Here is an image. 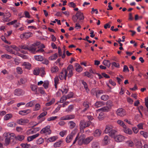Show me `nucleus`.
<instances>
[{
	"label": "nucleus",
	"mask_w": 148,
	"mask_h": 148,
	"mask_svg": "<svg viewBox=\"0 0 148 148\" xmlns=\"http://www.w3.org/2000/svg\"><path fill=\"white\" fill-rule=\"evenodd\" d=\"M5 139L4 145H9L10 142V140L13 139L15 137V134L10 132H5L3 134Z\"/></svg>",
	"instance_id": "1"
},
{
	"label": "nucleus",
	"mask_w": 148,
	"mask_h": 148,
	"mask_svg": "<svg viewBox=\"0 0 148 148\" xmlns=\"http://www.w3.org/2000/svg\"><path fill=\"white\" fill-rule=\"evenodd\" d=\"M91 124V122L90 121L86 122L84 120L81 121L80 122L79 126L81 132H83L84 129L88 127Z\"/></svg>",
	"instance_id": "2"
},
{
	"label": "nucleus",
	"mask_w": 148,
	"mask_h": 148,
	"mask_svg": "<svg viewBox=\"0 0 148 148\" xmlns=\"http://www.w3.org/2000/svg\"><path fill=\"white\" fill-rule=\"evenodd\" d=\"M108 109V108L107 107H104L100 109H98L96 111V115H98V118L99 120H101L102 119L103 117V113L102 111H106Z\"/></svg>",
	"instance_id": "3"
},
{
	"label": "nucleus",
	"mask_w": 148,
	"mask_h": 148,
	"mask_svg": "<svg viewBox=\"0 0 148 148\" xmlns=\"http://www.w3.org/2000/svg\"><path fill=\"white\" fill-rule=\"evenodd\" d=\"M50 126L47 125L43 128L40 131L41 134H50L51 133V131L50 129Z\"/></svg>",
	"instance_id": "4"
},
{
	"label": "nucleus",
	"mask_w": 148,
	"mask_h": 148,
	"mask_svg": "<svg viewBox=\"0 0 148 148\" xmlns=\"http://www.w3.org/2000/svg\"><path fill=\"white\" fill-rule=\"evenodd\" d=\"M74 70L73 66L70 64L67 67L66 71H67V76L69 78L71 77L73 75V71Z\"/></svg>",
	"instance_id": "5"
},
{
	"label": "nucleus",
	"mask_w": 148,
	"mask_h": 148,
	"mask_svg": "<svg viewBox=\"0 0 148 148\" xmlns=\"http://www.w3.org/2000/svg\"><path fill=\"white\" fill-rule=\"evenodd\" d=\"M77 130H74L70 134L68 135L66 138V142L68 143H70L72 140L73 135L76 133L77 132Z\"/></svg>",
	"instance_id": "6"
},
{
	"label": "nucleus",
	"mask_w": 148,
	"mask_h": 148,
	"mask_svg": "<svg viewBox=\"0 0 148 148\" xmlns=\"http://www.w3.org/2000/svg\"><path fill=\"white\" fill-rule=\"evenodd\" d=\"M67 76V71L66 69H63L59 74L60 79L62 80L64 79H66V77Z\"/></svg>",
	"instance_id": "7"
},
{
	"label": "nucleus",
	"mask_w": 148,
	"mask_h": 148,
	"mask_svg": "<svg viewBox=\"0 0 148 148\" xmlns=\"http://www.w3.org/2000/svg\"><path fill=\"white\" fill-rule=\"evenodd\" d=\"M32 35V33L30 32L24 33L20 35V37L21 39H28Z\"/></svg>",
	"instance_id": "8"
},
{
	"label": "nucleus",
	"mask_w": 148,
	"mask_h": 148,
	"mask_svg": "<svg viewBox=\"0 0 148 148\" xmlns=\"http://www.w3.org/2000/svg\"><path fill=\"white\" fill-rule=\"evenodd\" d=\"M38 45L37 43H34L32 44L30 47L28 48V50L33 54H36V46Z\"/></svg>",
	"instance_id": "9"
},
{
	"label": "nucleus",
	"mask_w": 148,
	"mask_h": 148,
	"mask_svg": "<svg viewBox=\"0 0 148 148\" xmlns=\"http://www.w3.org/2000/svg\"><path fill=\"white\" fill-rule=\"evenodd\" d=\"M2 20L4 22H8L10 21V17L11 16V14L9 12L6 13L4 15Z\"/></svg>",
	"instance_id": "10"
},
{
	"label": "nucleus",
	"mask_w": 148,
	"mask_h": 148,
	"mask_svg": "<svg viewBox=\"0 0 148 148\" xmlns=\"http://www.w3.org/2000/svg\"><path fill=\"white\" fill-rule=\"evenodd\" d=\"M115 140L117 142H120L123 141L124 139V137L121 135H117L114 136V138Z\"/></svg>",
	"instance_id": "11"
},
{
	"label": "nucleus",
	"mask_w": 148,
	"mask_h": 148,
	"mask_svg": "<svg viewBox=\"0 0 148 148\" xmlns=\"http://www.w3.org/2000/svg\"><path fill=\"white\" fill-rule=\"evenodd\" d=\"M116 113L118 116L121 117H123L126 115L125 110L122 108L118 109L116 111Z\"/></svg>",
	"instance_id": "12"
},
{
	"label": "nucleus",
	"mask_w": 148,
	"mask_h": 148,
	"mask_svg": "<svg viewBox=\"0 0 148 148\" xmlns=\"http://www.w3.org/2000/svg\"><path fill=\"white\" fill-rule=\"evenodd\" d=\"M29 120L25 119H21L17 120V123L18 124L24 125L28 123Z\"/></svg>",
	"instance_id": "13"
},
{
	"label": "nucleus",
	"mask_w": 148,
	"mask_h": 148,
	"mask_svg": "<svg viewBox=\"0 0 148 148\" xmlns=\"http://www.w3.org/2000/svg\"><path fill=\"white\" fill-rule=\"evenodd\" d=\"M75 116L73 115H68L61 117L60 120H66L72 119L75 118Z\"/></svg>",
	"instance_id": "14"
},
{
	"label": "nucleus",
	"mask_w": 148,
	"mask_h": 148,
	"mask_svg": "<svg viewBox=\"0 0 148 148\" xmlns=\"http://www.w3.org/2000/svg\"><path fill=\"white\" fill-rule=\"evenodd\" d=\"M14 93L15 95L19 96L23 95L24 93V92L21 89H18L14 90Z\"/></svg>",
	"instance_id": "15"
},
{
	"label": "nucleus",
	"mask_w": 148,
	"mask_h": 148,
	"mask_svg": "<svg viewBox=\"0 0 148 148\" xmlns=\"http://www.w3.org/2000/svg\"><path fill=\"white\" fill-rule=\"evenodd\" d=\"M75 70L77 72L80 73L83 70V69L82 67L78 63H75Z\"/></svg>",
	"instance_id": "16"
},
{
	"label": "nucleus",
	"mask_w": 148,
	"mask_h": 148,
	"mask_svg": "<svg viewBox=\"0 0 148 148\" xmlns=\"http://www.w3.org/2000/svg\"><path fill=\"white\" fill-rule=\"evenodd\" d=\"M11 47L14 50L16 51V52H17L18 53V51H20L23 53H27L26 51H23L21 49L19 46L18 47H17L15 45H11Z\"/></svg>",
	"instance_id": "17"
},
{
	"label": "nucleus",
	"mask_w": 148,
	"mask_h": 148,
	"mask_svg": "<svg viewBox=\"0 0 148 148\" xmlns=\"http://www.w3.org/2000/svg\"><path fill=\"white\" fill-rule=\"evenodd\" d=\"M60 90L63 94H66L69 91V88L67 86L65 85L62 87Z\"/></svg>",
	"instance_id": "18"
},
{
	"label": "nucleus",
	"mask_w": 148,
	"mask_h": 148,
	"mask_svg": "<svg viewBox=\"0 0 148 148\" xmlns=\"http://www.w3.org/2000/svg\"><path fill=\"white\" fill-rule=\"evenodd\" d=\"M6 50L10 52V53L14 54L15 55H18V53L17 52H14V51H13L12 49V47H11V46H6L5 47Z\"/></svg>",
	"instance_id": "19"
},
{
	"label": "nucleus",
	"mask_w": 148,
	"mask_h": 148,
	"mask_svg": "<svg viewBox=\"0 0 148 148\" xmlns=\"http://www.w3.org/2000/svg\"><path fill=\"white\" fill-rule=\"evenodd\" d=\"M85 137V136L84 134L80 136L78 140V143L79 145H81L84 143V139Z\"/></svg>",
	"instance_id": "20"
},
{
	"label": "nucleus",
	"mask_w": 148,
	"mask_h": 148,
	"mask_svg": "<svg viewBox=\"0 0 148 148\" xmlns=\"http://www.w3.org/2000/svg\"><path fill=\"white\" fill-rule=\"evenodd\" d=\"M113 128V127L111 125H107L106 127V128L104 130V132L106 134L109 133V132L111 131Z\"/></svg>",
	"instance_id": "21"
},
{
	"label": "nucleus",
	"mask_w": 148,
	"mask_h": 148,
	"mask_svg": "<svg viewBox=\"0 0 148 148\" xmlns=\"http://www.w3.org/2000/svg\"><path fill=\"white\" fill-rule=\"evenodd\" d=\"M76 16L77 18L80 20H83L84 19V17L83 14L81 12H78L76 14Z\"/></svg>",
	"instance_id": "22"
},
{
	"label": "nucleus",
	"mask_w": 148,
	"mask_h": 148,
	"mask_svg": "<svg viewBox=\"0 0 148 148\" xmlns=\"http://www.w3.org/2000/svg\"><path fill=\"white\" fill-rule=\"evenodd\" d=\"M102 133V131L100 130L97 129L93 133V135L95 137H99Z\"/></svg>",
	"instance_id": "23"
},
{
	"label": "nucleus",
	"mask_w": 148,
	"mask_h": 148,
	"mask_svg": "<svg viewBox=\"0 0 148 148\" xmlns=\"http://www.w3.org/2000/svg\"><path fill=\"white\" fill-rule=\"evenodd\" d=\"M21 66H24L25 69H30L31 66V65L28 62H24L22 63Z\"/></svg>",
	"instance_id": "24"
},
{
	"label": "nucleus",
	"mask_w": 148,
	"mask_h": 148,
	"mask_svg": "<svg viewBox=\"0 0 148 148\" xmlns=\"http://www.w3.org/2000/svg\"><path fill=\"white\" fill-rule=\"evenodd\" d=\"M39 135V134L37 133L32 136H28L27 138V140L29 142L31 141L32 140L38 137Z\"/></svg>",
	"instance_id": "25"
},
{
	"label": "nucleus",
	"mask_w": 148,
	"mask_h": 148,
	"mask_svg": "<svg viewBox=\"0 0 148 148\" xmlns=\"http://www.w3.org/2000/svg\"><path fill=\"white\" fill-rule=\"evenodd\" d=\"M31 112V111L29 109L25 110H21L19 112V114H20L22 115H24L26 114H27Z\"/></svg>",
	"instance_id": "26"
},
{
	"label": "nucleus",
	"mask_w": 148,
	"mask_h": 148,
	"mask_svg": "<svg viewBox=\"0 0 148 148\" xmlns=\"http://www.w3.org/2000/svg\"><path fill=\"white\" fill-rule=\"evenodd\" d=\"M93 136H91L89 137L84 140V144H88L93 139Z\"/></svg>",
	"instance_id": "27"
},
{
	"label": "nucleus",
	"mask_w": 148,
	"mask_h": 148,
	"mask_svg": "<svg viewBox=\"0 0 148 148\" xmlns=\"http://www.w3.org/2000/svg\"><path fill=\"white\" fill-rule=\"evenodd\" d=\"M123 131L126 134H131L132 133V130L127 127L126 126L125 127L123 128Z\"/></svg>",
	"instance_id": "28"
},
{
	"label": "nucleus",
	"mask_w": 148,
	"mask_h": 148,
	"mask_svg": "<svg viewBox=\"0 0 148 148\" xmlns=\"http://www.w3.org/2000/svg\"><path fill=\"white\" fill-rule=\"evenodd\" d=\"M110 142V139L108 136H106L104 137L103 140V144L104 145L108 144Z\"/></svg>",
	"instance_id": "29"
},
{
	"label": "nucleus",
	"mask_w": 148,
	"mask_h": 148,
	"mask_svg": "<svg viewBox=\"0 0 148 148\" xmlns=\"http://www.w3.org/2000/svg\"><path fill=\"white\" fill-rule=\"evenodd\" d=\"M63 142L62 140H60L57 142H56L54 144L53 146L54 147H60Z\"/></svg>",
	"instance_id": "30"
},
{
	"label": "nucleus",
	"mask_w": 148,
	"mask_h": 148,
	"mask_svg": "<svg viewBox=\"0 0 148 148\" xmlns=\"http://www.w3.org/2000/svg\"><path fill=\"white\" fill-rule=\"evenodd\" d=\"M25 136L23 135H18L16 136H15L14 138L16 140L20 141H21L24 139Z\"/></svg>",
	"instance_id": "31"
},
{
	"label": "nucleus",
	"mask_w": 148,
	"mask_h": 148,
	"mask_svg": "<svg viewBox=\"0 0 148 148\" xmlns=\"http://www.w3.org/2000/svg\"><path fill=\"white\" fill-rule=\"evenodd\" d=\"M58 138L57 136H53L49 138L47 140L49 142H52L56 141Z\"/></svg>",
	"instance_id": "32"
},
{
	"label": "nucleus",
	"mask_w": 148,
	"mask_h": 148,
	"mask_svg": "<svg viewBox=\"0 0 148 148\" xmlns=\"http://www.w3.org/2000/svg\"><path fill=\"white\" fill-rule=\"evenodd\" d=\"M103 64L107 66L108 67H109L110 65V63L109 60H104L102 62Z\"/></svg>",
	"instance_id": "33"
},
{
	"label": "nucleus",
	"mask_w": 148,
	"mask_h": 148,
	"mask_svg": "<svg viewBox=\"0 0 148 148\" xmlns=\"http://www.w3.org/2000/svg\"><path fill=\"white\" fill-rule=\"evenodd\" d=\"M47 111H45L41 113L37 117V119L38 120L40 119L41 118L47 115Z\"/></svg>",
	"instance_id": "34"
},
{
	"label": "nucleus",
	"mask_w": 148,
	"mask_h": 148,
	"mask_svg": "<svg viewBox=\"0 0 148 148\" xmlns=\"http://www.w3.org/2000/svg\"><path fill=\"white\" fill-rule=\"evenodd\" d=\"M34 58L37 61H41L43 60L42 56L40 55L35 56Z\"/></svg>",
	"instance_id": "35"
},
{
	"label": "nucleus",
	"mask_w": 148,
	"mask_h": 148,
	"mask_svg": "<svg viewBox=\"0 0 148 148\" xmlns=\"http://www.w3.org/2000/svg\"><path fill=\"white\" fill-rule=\"evenodd\" d=\"M83 106L84 107V109L83 110V111L84 112L89 108V103L87 101L83 103Z\"/></svg>",
	"instance_id": "36"
},
{
	"label": "nucleus",
	"mask_w": 148,
	"mask_h": 148,
	"mask_svg": "<svg viewBox=\"0 0 148 148\" xmlns=\"http://www.w3.org/2000/svg\"><path fill=\"white\" fill-rule=\"evenodd\" d=\"M19 47L21 49H22L23 51H24L23 49L25 50H28V43H27V45H23L19 46Z\"/></svg>",
	"instance_id": "37"
},
{
	"label": "nucleus",
	"mask_w": 148,
	"mask_h": 148,
	"mask_svg": "<svg viewBox=\"0 0 148 148\" xmlns=\"http://www.w3.org/2000/svg\"><path fill=\"white\" fill-rule=\"evenodd\" d=\"M12 117V115L11 114H7L4 116V120L5 121L8 120L11 118Z\"/></svg>",
	"instance_id": "38"
},
{
	"label": "nucleus",
	"mask_w": 148,
	"mask_h": 148,
	"mask_svg": "<svg viewBox=\"0 0 148 148\" xmlns=\"http://www.w3.org/2000/svg\"><path fill=\"white\" fill-rule=\"evenodd\" d=\"M31 88L32 89V91H33L35 94H38V93L37 92V87L35 85H32L30 86Z\"/></svg>",
	"instance_id": "39"
},
{
	"label": "nucleus",
	"mask_w": 148,
	"mask_h": 148,
	"mask_svg": "<svg viewBox=\"0 0 148 148\" xmlns=\"http://www.w3.org/2000/svg\"><path fill=\"white\" fill-rule=\"evenodd\" d=\"M59 69L58 67L54 66L51 67V70L52 73H56L57 72L58 70Z\"/></svg>",
	"instance_id": "40"
},
{
	"label": "nucleus",
	"mask_w": 148,
	"mask_h": 148,
	"mask_svg": "<svg viewBox=\"0 0 148 148\" xmlns=\"http://www.w3.org/2000/svg\"><path fill=\"white\" fill-rule=\"evenodd\" d=\"M103 105V103L100 101L97 102L95 104V107L98 108L102 106Z\"/></svg>",
	"instance_id": "41"
},
{
	"label": "nucleus",
	"mask_w": 148,
	"mask_h": 148,
	"mask_svg": "<svg viewBox=\"0 0 148 148\" xmlns=\"http://www.w3.org/2000/svg\"><path fill=\"white\" fill-rule=\"evenodd\" d=\"M58 57V54L55 53V54L51 56L49 58V59L51 60H56Z\"/></svg>",
	"instance_id": "42"
},
{
	"label": "nucleus",
	"mask_w": 148,
	"mask_h": 148,
	"mask_svg": "<svg viewBox=\"0 0 148 148\" xmlns=\"http://www.w3.org/2000/svg\"><path fill=\"white\" fill-rule=\"evenodd\" d=\"M16 72L18 74H21L23 73V70L20 67L18 66L16 68Z\"/></svg>",
	"instance_id": "43"
},
{
	"label": "nucleus",
	"mask_w": 148,
	"mask_h": 148,
	"mask_svg": "<svg viewBox=\"0 0 148 148\" xmlns=\"http://www.w3.org/2000/svg\"><path fill=\"white\" fill-rule=\"evenodd\" d=\"M117 123L119 125L122 127L123 128L125 127L126 126L123 123V121L121 120H119L117 121Z\"/></svg>",
	"instance_id": "44"
},
{
	"label": "nucleus",
	"mask_w": 148,
	"mask_h": 148,
	"mask_svg": "<svg viewBox=\"0 0 148 148\" xmlns=\"http://www.w3.org/2000/svg\"><path fill=\"white\" fill-rule=\"evenodd\" d=\"M117 131L115 130L112 129L110 132H109V135L110 136L112 137L113 138L115 136L114 134Z\"/></svg>",
	"instance_id": "45"
},
{
	"label": "nucleus",
	"mask_w": 148,
	"mask_h": 148,
	"mask_svg": "<svg viewBox=\"0 0 148 148\" xmlns=\"http://www.w3.org/2000/svg\"><path fill=\"white\" fill-rule=\"evenodd\" d=\"M104 91L102 90H99L96 91V95L97 97H99L100 95L103 93Z\"/></svg>",
	"instance_id": "46"
},
{
	"label": "nucleus",
	"mask_w": 148,
	"mask_h": 148,
	"mask_svg": "<svg viewBox=\"0 0 148 148\" xmlns=\"http://www.w3.org/2000/svg\"><path fill=\"white\" fill-rule=\"evenodd\" d=\"M49 85V82L48 81H46L44 82L43 86L45 89H47L48 88Z\"/></svg>",
	"instance_id": "47"
},
{
	"label": "nucleus",
	"mask_w": 148,
	"mask_h": 148,
	"mask_svg": "<svg viewBox=\"0 0 148 148\" xmlns=\"http://www.w3.org/2000/svg\"><path fill=\"white\" fill-rule=\"evenodd\" d=\"M92 148H99V144L97 142H94L92 144Z\"/></svg>",
	"instance_id": "48"
},
{
	"label": "nucleus",
	"mask_w": 148,
	"mask_h": 148,
	"mask_svg": "<svg viewBox=\"0 0 148 148\" xmlns=\"http://www.w3.org/2000/svg\"><path fill=\"white\" fill-rule=\"evenodd\" d=\"M40 71V69L38 68H35L33 71V74L35 75H38L39 74Z\"/></svg>",
	"instance_id": "49"
},
{
	"label": "nucleus",
	"mask_w": 148,
	"mask_h": 148,
	"mask_svg": "<svg viewBox=\"0 0 148 148\" xmlns=\"http://www.w3.org/2000/svg\"><path fill=\"white\" fill-rule=\"evenodd\" d=\"M69 124L70 126V127L71 129L73 128L75 126L76 124L73 121H70Z\"/></svg>",
	"instance_id": "50"
},
{
	"label": "nucleus",
	"mask_w": 148,
	"mask_h": 148,
	"mask_svg": "<svg viewBox=\"0 0 148 148\" xmlns=\"http://www.w3.org/2000/svg\"><path fill=\"white\" fill-rule=\"evenodd\" d=\"M67 130H63L60 132V135L62 137L67 134Z\"/></svg>",
	"instance_id": "51"
},
{
	"label": "nucleus",
	"mask_w": 148,
	"mask_h": 148,
	"mask_svg": "<svg viewBox=\"0 0 148 148\" xmlns=\"http://www.w3.org/2000/svg\"><path fill=\"white\" fill-rule=\"evenodd\" d=\"M16 124L13 122H10L7 124V126L10 127H13L15 126Z\"/></svg>",
	"instance_id": "52"
},
{
	"label": "nucleus",
	"mask_w": 148,
	"mask_h": 148,
	"mask_svg": "<svg viewBox=\"0 0 148 148\" xmlns=\"http://www.w3.org/2000/svg\"><path fill=\"white\" fill-rule=\"evenodd\" d=\"M40 105L39 103L36 104L34 108V111H38L40 110Z\"/></svg>",
	"instance_id": "53"
},
{
	"label": "nucleus",
	"mask_w": 148,
	"mask_h": 148,
	"mask_svg": "<svg viewBox=\"0 0 148 148\" xmlns=\"http://www.w3.org/2000/svg\"><path fill=\"white\" fill-rule=\"evenodd\" d=\"M34 101H31L27 103L26 104V106L27 107H32L34 105Z\"/></svg>",
	"instance_id": "54"
},
{
	"label": "nucleus",
	"mask_w": 148,
	"mask_h": 148,
	"mask_svg": "<svg viewBox=\"0 0 148 148\" xmlns=\"http://www.w3.org/2000/svg\"><path fill=\"white\" fill-rule=\"evenodd\" d=\"M140 134L141 135H142L144 137L146 138L148 137V133L141 131L140 132Z\"/></svg>",
	"instance_id": "55"
},
{
	"label": "nucleus",
	"mask_w": 148,
	"mask_h": 148,
	"mask_svg": "<svg viewBox=\"0 0 148 148\" xmlns=\"http://www.w3.org/2000/svg\"><path fill=\"white\" fill-rule=\"evenodd\" d=\"M1 38L2 39V40L3 41H4L5 43H7L9 45H10L11 44V42L8 41L6 40L4 36H1Z\"/></svg>",
	"instance_id": "56"
},
{
	"label": "nucleus",
	"mask_w": 148,
	"mask_h": 148,
	"mask_svg": "<svg viewBox=\"0 0 148 148\" xmlns=\"http://www.w3.org/2000/svg\"><path fill=\"white\" fill-rule=\"evenodd\" d=\"M27 135H29L31 134L35 133V132L33 128L31 129L27 130Z\"/></svg>",
	"instance_id": "57"
},
{
	"label": "nucleus",
	"mask_w": 148,
	"mask_h": 148,
	"mask_svg": "<svg viewBox=\"0 0 148 148\" xmlns=\"http://www.w3.org/2000/svg\"><path fill=\"white\" fill-rule=\"evenodd\" d=\"M58 118V117L57 116H51L48 118L47 119V120L48 121H53L57 119Z\"/></svg>",
	"instance_id": "58"
},
{
	"label": "nucleus",
	"mask_w": 148,
	"mask_h": 148,
	"mask_svg": "<svg viewBox=\"0 0 148 148\" xmlns=\"http://www.w3.org/2000/svg\"><path fill=\"white\" fill-rule=\"evenodd\" d=\"M109 98V97L106 95H103L101 97V99L104 101H106Z\"/></svg>",
	"instance_id": "59"
},
{
	"label": "nucleus",
	"mask_w": 148,
	"mask_h": 148,
	"mask_svg": "<svg viewBox=\"0 0 148 148\" xmlns=\"http://www.w3.org/2000/svg\"><path fill=\"white\" fill-rule=\"evenodd\" d=\"M67 99L66 96H63L61 98L60 101V102L62 103L64 102Z\"/></svg>",
	"instance_id": "60"
},
{
	"label": "nucleus",
	"mask_w": 148,
	"mask_h": 148,
	"mask_svg": "<svg viewBox=\"0 0 148 148\" xmlns=\"http://www.w3.org/2000/svg\"><path fill=\"white\" fill-rule=\"evenodd\" d=\"M82 84L84 86V87L86 90L87 92L89 91V89L88 88V86L86 83L84 82H82Z\"/></svg>",
	"instance_id": "61"
},
{
	"label": "nucleus",
	"mask_w": 148,
	"mask_h": 148,
	"mask_svg": "<svg viewBox=\"0 0 148 148\" xmlns=\"http://www.w3.org/2000/svg\"><path fill=\"white\" fill-rule=\"evenodd\" d=\"M1 57L2 58H5L7 59H10L12 58L11 56L7 54L1 55Z\"/></svg>",
	"instance_id": "62"
},
{
	"label": "nucleus",
	"mask_w": 148,
	"mask_h": 148,
	"mask_svg": "<svg viewBox=\"0 0 148 148\" xmlns=\"http://www.w3.org/2000/svg\"><path fill=\"white\" fill-rule=\"evenodd\" d=\"M136 145L138 148H141L143 147L142 144L140 141H137L136 143Z\"/></svg>",
	"instance_id": "63"
},
{
	"label": "nucleus",
	"mask_w": 148,
	"mask_h": 148,
	"mask_svg": "<svg viewBox=\"0 0 148 148\" xmlns=\"http://www.w3.org/2000/svg\"><path fill=\"white\" fill-rule=\"evenodd\" d=\"M55 102V99H52L50 102L47 103L45 104L46 106H49L53 103Z\"/></svg>",
	"instance_id": "64"
}]
</instances>
